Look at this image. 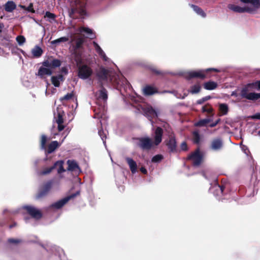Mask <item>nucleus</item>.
Segmentation results:
<instances>
[{
	"label": "nucleus",
	"instance_id": "603ef678",
	"mask_svg": "<svg viewBox=\"0 0 260 260\" xmlns=\"http://www.w3.org/2000/svg\"><path fill=\"white\" fill-rule=\"evenodd\" d=\"M252 119H260V113H257L250 116Z\"/></svg>",
	"mask_w": 260,
	"mask_h": 260
},
{
	"label": "nucleus",
	"instance_id": "393cba45",
	"mask_svg": "<svg viewBox=\"0 0 260 260\" xmlns=\"http://www.w3.org/2000/svg\"><path fill=\"white\" fill-rule=\"evenodd\" d=\"M125 159L129 166L132 173L134 174L137 170V165L135 161L130 157H126Z\"/></svg>",
	"mask_w": 260,
	"mask_h": 260
},
{
	"label": "nucleus",
	"instance_id": "a211bd4d",
	"mask_svg": "<svg viewBox=\"0 0 260 260\" xmlns=\"http://www.w3.org/2000/svg\"><path fill=\"white\" fill-rule=\"evenodd\" d=\"M93 45L95 50L99 54V55L100 56V57L105 61H109V58L106 56L105 53L102 50L101 47L99 45V44L96 42L94 41L93 42Z\"/></svg>",
	"mask_w": 260,
	"mask_h": 260
},
{
	"label": "nucleus",
	"instance_id": "a878e982",
	"mask_svg": "<svg viewBox=\"0 0 260 260\" xmlns=\"http://www.w3.org/2000/svg\"><path fill=\"white\" fill-rule=\"evenodd\" d=\"M157 90L151 86H146L143 88V93L145 95H150L156 93Z\"/></svg>",
	"mask_w": 260,
	"mask_h": 260
},
{
	"label": "nucleus",
	"instance_id": "e2e57ef3",
	"mask_svg": "<svg viewBox=\"0 0 260 260\" xmlns=\"http://www.w3.org/2000/svg\"><path fill=\"white\" fill-rule=\"evenodd\" d=\"M3 25L2 24L0 23V28H2Z\"/></svg>",
	"mask_w": 260,
	"mask_h": 260
},
{
	"label": "nucleus",
	"instance_id": "4c0bfd02",
	"mask_svg": "<svg viewBox=\"0 0 260 260\" xmlns=\"http://www.w3.org/2000/svg\"><path fill=\"white\" fill-rule=\"evenodd\" d=\"M99 135L101 137V139L103 141V144L106 146V134L105 133L103 129H100L98 132Z\"/></svg>",
	"mask_w": 260,
	"mask_h": 260
},
{
	"label": "nucleus",
	"instance_id": "423d86ee",
	"mask_svg": "<svg viewBox=\"0 0 260 260\" xmlns=\"http://www.w3.org/2000/svg\"><path fill=\"white\" fill-rule=\"evenodd\" d=\"M64 139L62 140L61 142L59 144L57 141H52L48 145V148L46 147V143L47 142V137L45 135H42L41 140V149L45 150V154H50L54 152L55 149L59 146V145L63 142Z\"/></svg>",
	"mask_w": 260,
	"mask_h": 260
},
{
	"label": "nucleus",
	"instance_id": "ddd939ff",
	"mask_svg": "<svg viewBox=\"0 0 260 260\" xmlns=\"http://www.w3.org/2000/svg\"><path fill=\"white\" fill-rule=\"evenodd\" d=\"M138 145L143 150H149L152 145V142L148 137L140 138L139 139Z\"/></svg>",
	"mask_w": 260,
	"mask_h": 260
},
{
	"label": "nucleus",
	"instance_id": "7ed1b4c3",
	"mask_svg": "<svg viewBox=\"0 0 260 260\" xmlns=\"http://www.w3.org/2000/svg\"><path fill=\"white\" fill-rule=\"evenodd\" d=\"M60 65L61 61L59 59L48 58L43 62L42 66L39 69L38 75L42 78L45 76H50L53 73V69L60 67Z\"/></svg>",
	"mask_w": 260,
	"mask_h": 260
},
{
	"label": "nucleus",
	"instance_id": "a19ab883",
	"mask_svg": "<svg viewBox=\"0 0 260 260\" xmlns=\"http://www.w3.org/2000/svg\"><path fill=\"white\" fill-rule=\"evenodd\" d=\"M211 99V96H210V95H208V96H205L199 100H198L197 101V104H199V105H201V104H203L205 102L210 100Z\"/></svg>",
	"mask_w": 260,
	"mask_h": 260
},
{
	"label": "nucleus",
	"instance_id": "5701e85b",
	"mask_svg": "<svg viewBox=\"0 0 260 260\" xmlns=\"http://www.w3.org/2000/svg\"><path fill=\"white\" fill-rule=\"evenodd\" d=\"M64 78L62 75H58L57 76H53L51 77V82L53 85L55 87H59L61 82H63Z\"/></svg>",
	"mask_w": 260,
	"mask_h": 260
},
{
	"label": "nucleus",
	"instance_id": "0eeeda50",
	"mask_svg": "<svg viewBox=\"0 0 260 260\" xmlns=\"http://www.w3.org/2000/svg\"><path fill=\"white\" fill-rule=\"evenodd\" d=\"M63 161L62 160H58L54 163L53 166L46 168L43 171L39 172V175H45L50 173L54 169L57 168V173L58 174H61L66 171V170L63 168Z\"/></svg>",
	"mask_w": 260,
	"mask_h": 260
},
{
	"label": "nucleus",
	"instance_id": "4be33fe9",
	"mask_svg": "<svg viewBox=\"0 0 260 260\" xmlns=\"http://www.w3.org/2000/svg\"><path fill=\"white\" fill-rule=\"evenodd\" d=\"M95 96L98 100L106 101L108 99L107 90L105 88H102L96 92Z\"/></svg>",
	"mask_w": 260,
	"mask_h": 260
},
{
	"label": "nucleus",
	"instance_id": "bf43d9fd",
	"mask_svg": "<svg viewBox=\"0 0 260 260\" xmlns=\"http://www.w3.org/2000/svg\"><path fill=\"white\" fill-rule=\"evenodd\" d=\"M166 130L168 132L169 134H170L171 132V129L169 127H168V129L166 128Z\"/></svg>",
	"mask_w": 260,
	"mask_h": 260
},
{
	"label": "nucleus",
	"instance_id": "473e14b6",
	"mask_svg": "<svg viewBox=\"0 0 260 260\" xmlns=\"http://www.w3.org/2000/svg\"><path fill=\"white\" fill-rule=\"evenodd\" d=\"M191 7H192L193 11L195 12H196L198 15L201 16L203 17H206V14L203 11V10L202 9L199 8L198 6H195V5H192L191 6Z\"/></svg>",
	"mask_w": 260,
	"mask_h": 260
},
{
	"label": "nucleus",
	"instance_id": "79ce46f5",
	"mask_svg": "<svg viewBox=\"0 0 260 260\" xmlns=\"http://www.w3.org/2000/svg\"><path fill=\"white\" fill-rule=\"evenodd\" d=\"M162 159V155L157 154V155L154 156L152 157L151 161L153 162H158L160 161H161Z\"/></svg>",
	"mask_w": 260,
	"mask_h": 260
},
{
	"label": "nucleus",
	"instance_id": "f8f14e48",
	"mask_svg": "<svg viewBox=\"0 0 260 260\" xmlns=\"http://www.w3.org/2000/svg\"><path fill=\"white\" fill-rule=\"evenodd\" d=\"M79 192H77L76 193L73 194L69 196L66 197L52 204L51 206L52 208L59 209L63 207L70 200L76 197L77 194H79Z\"/></svg>",
	"mask_w": 260,
	"mask_h": 260
},
{
	"label": "nucleus",
	"instance_id": "ea45409f",
	"mask_svg": "<svg viewBox=\"0 0 260 260\" xmlns=\"http://www.w3.org/2000/svg\"><path fill=\"white\" fill-rule=\"evenodd\" d=\"M16 41L18 44L20 46H21L25 42V38L23 36H18L16 37Z\"/></svg>",
	"mask_w": 260,
	"mask_h": 260
},
{
	"label": "nucleus",
	"instance_id": "a18cd8bd",
	"mask_svg": "<svg viewBox=\"0 0 260 260\" xmlns=\"http://www.w3.org/2000/svg\"><path fill=\"white\" fill-rule=\"evenodd\" d=\"M241 148L242 150L243 151V152L246 155H248L249 153H250V151L248 148V147L244 145H241Z\"/></svg>",
	"mask_w": 260,
	"mask_h": 260
},
{
	"label": "nucleus",
	"instance_id": "9d476101",
	"mask_svg": "<svg viewBox=\"0 0 260 260\" xmlns=\"http://www.w3.org/2000/svg\"><path fill=\"white\" fill-rule=\"evenodd\" d=\"M92 69L87 65H82L79 67L78 70V77L82 79H88L92 74Z\"/></svg>",
	"mask_w": 260,
	"mask_h": 260
},
{
	"label": "nucleus",
	"instance_id": "5fc2aeb1",
	"mask_svg": "<svg viewBox=\"0 0 260 260\" xmlns=\"http://www.w3.org/2000/svg\"><path fill=\"white\" fill-rule=\"evenodd\" d=\"M220 121V119H218L215 122L210 124V127H213L215 126Z\"/></svg>",
	"mask_w": 260,
	"mask_h": 260
},
{
	"label": "nucleus",
	"instance_id": "49530a36",
	"mask_svg": "<svg viewBox=\"0 0 260 260\" xmlns=\"http://www.w3.org/2000/svg\"><path fill=\"white\" fill-rule=\"evenodd\" d=\"M56 122L57 124H62L63 123V118L62 117V115L60 113H58L57 115V118L56 120Z\"/></svg>",
	"mask_w": 260,
	"mask_h": 260
},
{
	"label": "nucleus",
	"instance_id": "20e7f679",
	"mask_svg": "<svg viewBox=\"0 0 260 260\" xmlns=\"http://www.w3.org/2000/svg\"><path fill=\"white\" fill-rule=\"evenodd\" d=\"M87 0H72L71 2V11L70 15L78 13L81 16L86 15L85 7Z\"/></svg>",
	"mask_w": 260,
	"mask_h": 260
},
{
	"label": "nucleus",
	"instance_id": "2eb2a0df",
	"mask_svg": "<svg viewBox=\"0 0 260 260\" xmlns=\"http://www.w3.org/2000/svg\"><path fill=\"white\" fill-rule=\"evenodd\" d=\"M53 182L51 181L47 182L40 189L36 198L40 199L46 196L52 188Z\"/></svg>",
	"mask_w": 260,
	"mask_h": 260
},
{
	"label": "nucleus",
	"instance_id": "13d9d810",
	"mask_svg": "<svg viewBox=\"0 0 260 260\" xmlns=\"http://www.w3.org/2000/svg\"><path fill=\"white\" fill-rule=\"evenodd\" d=\"M231 95L232 96H237V94L236 92L233 91V92H232V93L231 94Z\"/></svg>",
	"mask_w": 260,
	"mask_h": 260
},
{
	"label": "nucleus",
	"instance_id": "b1692460",
	"mask_svg": "<svg viewBox=\"0 0 260 260\" xmlns=\"http://www.w3.org/2000/svg\"><path fill=\"white\" fill-rule=\"evenodd\" d=\"M144 112L147 115L150 117H156L158 116L157 111L150 106H147L145 108Z\"/></svg>",
	"mask_w": 260,
	"mask_h": 260
},
{
	"label": "nucleus",
	"instance_id": "c756f323",
	"mask_svg": "<svg viewBox=\"0 0 260 260\" xmlns=\"http://www.w3.org/2000/svg\"><path fill=\"white\" fill-rule=\"evenodd\" d=\"M31 53L34 57H39L42 55L43 50L40 47L36 46L33 49H32Z\"/></svg>",
	"mask_w": 260,
	"mask_h": 260
},
{
	"label": "nucleus",
	"instance_id": "864d4df0",
	"mask_svg": "<svg viewBox=\"0 0 260 260\" xmlns=\"http://www.w3.org/2000/svg\"><path fill=\"white\" fill-rule=\"evenodd\" d=\"M187 144L185 142L182 143L181 145V148L182 150H187Z\"/></svg>",
	"mask_w": 260,
	"mask_h": 260
},
{
	"label": "nucleus",
	"instance_id": "9b49d317",
	"mask_svg": "<svg viewBox=\"0 0 260 260\" xmlns=\"http://www.w3.org/2000/svg\"><path fill=\"white\" fill-rule=\"evenodd\" d=\"M25 210L33 218L38 219L41 218L42 213L40 211L34 206L27 205L22 207L19 211Z\"/></svg>",
	"mask_w": 260,
	"mask_h": 260
},
{
	"label": "nucleus",
	"instance_id": "2f4dec72",
	"mask_svg": "<svg viewBox=\"0 0 260 260\" xmlns=\"http://www.w3.org/2000/svg\"><path fill=\"white\" fill-rule=\"evenodd\" d=\"M204 88L207 90H213L215 89L217 86L216 82L213 81H209L204 84Z\"/></svg>",
	"mask_w": 260,
	"mask_h": 260
},
{
	"label": "nucleus",
	"instance_id": "c85d7f7f",
	"mask_svg": "<svg viewBox=\"0 0 260 260\" xmlns=\"http://www.w3.org/2000/svg\"><path fill=\"white\" fill-rule=\"evenodd\" d=\"M213 114H212L209 118H205L199 120L198 122L195 123V125L197 126H204L206 125L207 123L212 121Z\"/></svg>",
	"mask_w": 260,
	"mask_h": 260
},
{
	"label": "nucleus",
	"instance_id": "f3484780",
	"mask_svg": "<svg viewBox=\"0 0 260 260\" xmlns=\"http://www.w3.org/2000/svg\"><path fill=\"white\" fill-rule=\"evenodd\" d=\"M67 164L68 165V170L72 172H74L76 173H80L81 171L79 167L77 162L74 160H68L67 161Z\"/></svg>",
	"mask_w": 260,
	"mask_h": 260
},
{
	"label": "nucleus",
	"instance_id": "dca6fc26",
	"mask_svg": "<svg viewBox=\"0 0 260 260\" xmlns=\"http://www.w3.org/2000/svg\"><path fill=\"white\" fill-rule=\"evenodd\" d=\"M223 142L221 138L214 139L211 142L210 148L214 151H218L222 149Z\"/></svg>",
	"mask_w": 260,
	"mask_h": 260
},
{
	"label": "nucleus",
	"instance_id": "37998d69",
	"mask_svg": "<svg viewBox=\"0 0 260 260\" xmlns=\"http://www.w3.org/2000/svg\"><path fill=\"white\" fill-rule=\"evenodd\" d=\"M202 111L203 112H207L208 113H211L213 111V108L210 107H208L207 106H205L202 107Z\"/></svg>",
	"mask_w": 260,
	"mask_h": 260
},
{
	"label": "nucleus",
	"instance_id": "3c124183",
	"mask_svg": "<svg viewBox=\"0 0 260 260\" xmlns=\"http://www.w3.org/2000/svg\"><path fill=\"white\" fill-rule=\"evenodd\" d=\"M60 71H61V75H66L68 73V69L66 67H64L61 68Z\"/></svg>",
	"mask_w": 260,
	"mask_h": 260
},
{
	"label": "nucleus",
	"instance_id": "09e8293b",
	"mask_svg": "<svg viewBox=\"0 0 260 260\" xmlns=\"http://www.w3.org/2000/svg\"><path fill=\"white\" fill-rule=\"evenodd\" d=\"M45 17L52 20H54L55 18V15L53 13H51L49 12H46Z\"/></svg>",
	"mask_w": 260,
	"mask_h": 260
},
{
	"label": "nucleus",
	"instance_id": "7c9ffc66",
	"mask_svg": "<svg viewBox=\"0 0 260 260\" xmlns=\"http://www.w3.org/2000/svg\"><path fill=\"white\" fill-rule=\"evenodd\" d=\"M219 109L220 112V116L226 115L228 111L229 107L226 104H220L219 105Z\"/></svg>",
	"mask_w": 260,
	"mask_h": 260
},
{
	"label": "nucleus",
	"instance_id": "4468645a",
	"mask_svg": "<svg viewBox=\"0 0 260 260\" xmlns=\"http://www.w3.org/2000/svg\"><path fill=\"white\" fill-rule=\"evenodd\" d=\"M188 158L192 160V164L194 166H199L201 162L202 157L199 150L197 149L189 155Z\"/></svg>",
	"mask_w": 260,
	"mask_h": 260
},
{
	"label": "nucleus",
	"instance_id": "39448f33",
	"mask_svg": "<svg viewBox=\"0 0 260 260\" xmlns=\"http://www.w3.org/2000/svg\"><path fill=\"white\" fill-rule=\"evenodd\" d=\"M210 71H213L216 72H219V70L217 69L209 68L206 70L187 71L183 74V76L185 78L188 79H190L193 78L204 79L206 77V73Z\"/></svg>",
	"mask_w": 260,
	"mask_h": 260
},
{
	"label": "nucleus",
	"instance_id": "1a4fd4ad",
	"mask_svg": "<svg viewBox=\"0 0 260 260\" xmlns=\"http://www.w3.org/2000/svg\"><path fill=\"white\" fill-rule=\"evenodd\" d=\"M240 94L242 98L251 101H256L260 98V93L248 92V86L241 89Z\"/></svg>",
	"mask_w": 260,
	"mask_h": 260
},
{
	"label": "nucleus",
	"instance_id": "680f3d73",
	"mask_svg": "<svg viewBox=\"0 0 260 260\" xmlns=\"http://www.w3.org/2000/svg\"><path fill=\"white\" fill-rule=\"evenodd\" d=\"M155 73L157 74H160V72L159 71H155Z\"/></svg>",
	"mask_w": 260,
	"mask_h": 260
},
{
	"label": "nucleus",
	"instance_id": "412c9836",
	"mask_svg": "<svg viewBox=\"0 0 260 260\" xmlns=\"http://www.w3.org/2000/svg\"><path fill=\"white\" fill-rule=\"evenodd\" d=\"M223 190L224 187L223 186H220L216 183H215L213 186L210 188V191L216 196H219L220 194H222Z\"/></svg>",
	"mask_w": 260,
	"mask_h": 260
},
{
	"label": "nucleus",
	"instance_id": "72a5a7b5",
	"mask_svg": "<svg viewBox=\"0 0 260 260\" xmlns=\"http://www.w3.org/2000/svg\"><path fill=\"white\" fill-rule=\"evenodd\" d=\"M68 40H69L68 38H67L66 37H61L59 39H57L56 40L51 41V43L52 45H57L60 43L66 42Z\"/></svg>",
	"mask_w": 260,
	"mask_h": 260
},
{
	"label": "nucleus",
	"instance_id": "cd10ccee",
	"mask_svg": "<svg viewBox=\"0 0 260 260\" xmlns=\"http://www.w3.org/2000/svg\"><path fill=\"white\" fill-rule=\"evenodd\" d=\"M16 8V5L13 1H8L5 5V10L8 12H12Z\"/></svg>",
	"mask_w": 260,
	"mask_h": 260
},
{
	"label": "nucleus",
	"instance_id": "052dcab7",
	"mask_svg": "<svg viewBox=\"0 0 260 260\" xmlns=\"http://www.w3.org/2000/svg\"><path fill=\"white\" fill-rule=\"evenodd\" d=\"M257 86H258V88H259V89H260V81H258V82L257 83Z\"/></svg>",
	"mask_w": 260,
	"mask_h": 260
},
{
	"label": "nucleus",
	"instance_id": "0e129e2a",
	"mask_svg": "<svg viewBox=\"0 0 260 260\" xmlns=\"http://www.w3.org/2000/svg\"><path fill=\"white\" fill-rule=\"evenodd\" d=\"M45 93H46V95H47V89H46Z\"/></svg>",
	"mask_w": 260,
	"mask_h": 260
},
{
	"label": "nucleus",
	"instance_id": "6e6d98bb",
	"mask_svg": "<svg viewBox=\"0 0 260 260\" xmlns=\"http://www.w3.org/2000/svg\"><path fill=\"white\" fill-rule=\"evenodd\" d=\"M64 128V125L62 124H58V129L59 131H61Z\"/></svg>",
	"mask_w": 260,
	"mask_h": 260
},
{
	"label": "nucleus",
	"instance_id": "f257e3e1",
	"mask_svg": "<svg viewBox=\"0 0 260 260\" xmlns=\"http://www.w3.org/2000/svg\"><path fill=\"white\" fill-rule=\"evenodd\" d=\"M97 76L101 82L107 84H111L114 87L120 84L119 76L112 70H108L101 67L97 72Z\"/></svg>",
	"mask_w": 260,
	"mask_h": 260
},
{
	"label": "nucleus",
	"instance_id": "bb28decb",
	"mask_svg": "<svg viewBox=\"0 0 260 260\" xmlns=\"http://www.w3.org/2000/svg\"><path fill=\"white\" fill-rule=\"evenodd\" d=\"M169 149L171 151H173L176 149V142L174 136L170 135V139L167 144Z\"/></svg>",
	"mask_w": 260,
	"mask_h": 260
},
{
	"label": "nucleus",
	"instance_id": "6e6552de",
	"mask_svg": "<svg viewBox=\"0 0 260 260\" xmlns=\"http://www.w3.org/2000/svg\"><path fill=\"white\" fill-rule=\"evenodd\" d=\"M73 41L74 42L73 47L74 48V53L76 55L75 60L77 63H79L81 61V59L80 56L77 55V50L82 48L84 42V39L80 37H77L73 39Z\"/></svg>",
	"mask_w": 260,
	"mask_h": 260
},
{
	"label": "nucleus",
	"instance_id": "c9c22d12",
	"mask_svg": "<svg viewBox=\"0 0 260 260\" xmlns=\"http://www.w3.org/2000/svg\"><path fill=\"white\" fill-rule=\"evenodd\" d=\"M192 141L195 144H199L200 142V136L198 132L192 133Z\"/></svg>",
	"mask_w": 260,
	"mask_h": 260
},
{
	"label": "nucleus",
	"instance_id": "8fccbe9b",
	"mask_svg": "<svg viewBox=\"0 0 260 260\" xmlns=\"http://www.w3.org/2000/svg\"><path fill=\"white\" fill-rule=\"evenodd\" d=\"M95 114L94 116V118H102L103 113H101V111L100 112H98L96 111V110H94Z\"/></svg>",
	"mask_w": 260,
	"mask_h": 260
},
{
	"label": "nucleus",
	"instance_id": "f03ea898",
	"mask_svg": "<svg viewBox=\"0 0 260 260\" xmlns=\"http://www.w3.org/2000/svg\"><path fill=\"white\" fill-rule=\"evenodd\" d=\"M244 4L250 3V6L240 7L233 4L228 5V8L232 11L237 13L247 12L251 14H254L260 8V0H240Z\"/></svg>",
	"mask_w": 260,
	"mask_h": 260
},
{
	"label": "nucleus",
	"instance_id": "58836bf2",
	"mask_svg": "<svg viewBox=\"0 0 260 260\" xmlns=\"http://www.w3.org/2000/svg\"><path fill=\"white\" fill-rule=\"evenodd\" d=\"M163 92L164 93L169 92V93H173V94H174V96L178 99H184L185 97H186L187 96V95L186 94H184L183 96H181V95L180 94H179L178 92H177L175 91H165Z\"/></svg>",
	"mask_w": 260,
	"mask_h": 260
},
{
	"label": "nucleus",
	"instance_id": "f704fd0d",
	"mask_svg": "<svg viewBox=\"0 0 260 260\" xmlns=\"http://www.w3.org/2000/svg\"><path fill=\"white\" fill-rule=\"evenodd\" d=\"M201 90V86L199 84H196L193 86H192L190 87V89L189 90V92L191 94H196L200 92Z\"/></svg>",
	"mask_w": 260,
	"mask_h": 260
},
{
	"label": "nucleus",
	"instance_id": "de8ad7c7",
	"mask_svg": "<svg viewBox=\"0 0 260 260\" xmlns=\"http://www.w3.org/2000/svg\"><path fill=\"white\" fill-rule=\"evenodd\" d=\"M8 241L9 243L13 244H17L21 242L20 240L14 239H9Z\"/></svg>",
	"mask_w": 260,
	"mask_h": 260
},
{
	"label": "nucleus",
	"instance_id": "69168bd1",
	"mask_svg": "<svg viewBox=\"0 0 260 260\" xmlns=\"http://www.w3.org/2000/svg\"><path fill=\"white\" fill-rule=\"evenodd\" d=\"M25 220L26 222H27V218H25Z\"/></svg>",
	"mask_w": 260,
	"mask_h": 260
},
{
	"label": "nucleus",
	"instance_id": "338daca9",
	"mask_svg": "<svg viewBox=\"0 0 260 260\" xmlns=\"http://www.w3.org/2000/svg\"><path fill=\"white\" fill-rule=\"evenodd\" d=\"M258 134L260 136V131L258 132Z\"/></svg>",
	"mask_w": 260,
	"mask_h": 260
},
{
	"label": "nucleus",
	"instance_id": "aec40b11",
	"mask_svg": "<svg viewBox=\"0 0 260 260\" xmlns=\"http://www.w3.org/2000/svg\"><path fill=\"white\" fill-rule=\"evenodd\" d=\"M162 129L159 127H157L154 133V144L158 145L162 140Z\"/></svg>",
	"mask_w": 260,
	"mask_h": 260
},
{
	"label": "nucleus",
	"instance_id": "4d7b16f0",
	"mask_svg": "<svg viewBox=\"0 0 260 260\" xmlns=\"http://www.w3.org/2000/svg\"><path fill=\"white\" fill-rule=\"evenodd\" d=\"M140 171H141L142 173L145 174H147V173L146 169L144 167H141L140 168Z\"/></svg>",
	"mask_w": 260,
	"mask_h": 260
},
{
	"label": "nucleus",
	"instance_id": "e433bc0d",
	"mask_svg": "<svg viewBox=\"0 0 260 260\" xmlns=\"http://www.w3.org/2000/svg\"><path fill=\"white\" fill-rule=\"evenodd\" d=\"M19 7L21 9L25 10L27 11V12L35 13V10H34V8H33L32 3H30L28 7H26L23 5H19Z\"/></svg>",
	"mask_w": 260,
	"mask_h": 260
},
{
	"label": "nucleus",
	"instance_id": "6ab92c4d",
	"mask_svg": "<svg viewBox=\"0 0 260 260\" xmlns=\"http://www.w3.org/2000/svg\"><path fill=\"white\" fill-rule=\"evenodd\" d=\"M85 33L86 37L87 38H89L91 39H92L95 37V35L93 33L92 29L88 27H80L77 30V33Z\"/></svg>",
	"mask_w": 260,
	"mask_h": 260
},
{
	"label": "nucleus",
	"instance_id": "c03bdc74",
	"mask_svg": "<svg viewBox=\"0 0 260 260\" xmlns=\"http://www.w3.org/2000/svg\"><path fill=\"white\" fill-rule=\"evenodd\" d=\"M73 96V94L72 93H68L66 94L64 96L60 98V100L62 101L63 100H69L71 99Z\"/></svg>",
	"mask_w": 260,
	"mask_h": 260
}]
</instances>
